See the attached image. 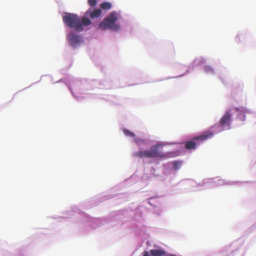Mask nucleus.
I'll return each instance as SVG.
<instances>
[{
    "instance_id": "nucleus-1",
    "label": "nucleus",
    "mask_w": 256,
    "mask_h": 256,
    "mask_svg": "<svg viewBox=\"0 0 256 256\" xmlns=\"http://www.w3.org/2000/svg\"><path fill=\"white\" fill-rule=\"evenodd\" d=\"M164 144H158L150 148L149 150H140L133 154V156L140 158H168L170 156L169 153H164L162 152Z\"/></svg>"
},
{
    "instance_id": "nucleus-2",
    "label": "nucleus",
    "mask_w": 256,
    "mask_h": 256,
    "mask_svg": "<svg viewBox=\"0 0 256 256\" xmlns=\"http://www.w3.org/2000/svg\"><path fill=\"white\" fill-rule=\"evenodd\" d=\"M118 20L117 14L115 12H111L109 16L99 24L98 28L102 30L110 29L112 30L117 31L120 30V26L115 22Z\"/></svg>"
},
{
    "instance_id": "nucleus-3",
    "label": "nucleus",
    "mask_w": 256,
    "mask_h": 256,
    "mask_svg": "<svg viewBox=\"0 0 256 256\" xmlns=\"http://www.w3.org/2000/svg\"><path fill=\"white\" fill-rule=\"evenodd\" d=\"M63 22L66 26L74 28L77 32H82L84 28L79 18L73 14L68 13L62 18Z\"/></svg>"
},
{
    "instance_id": "nucleus-4",
    "label": "nucleus",
    "mask_w": 256,
    "mask_h": 256,
    "mask_svg": "<svg viewBox=\"0 0 256 256\" xmlns=\"http://www.w3.org/2000/svg\"><path fill=\"white\" fill-rule=\"evenodd\" d=\"M214 134V132H206L200 135L193 138V140L185 142V148L187 150L194 149L196 148V143L195 141H204L211 138Z\"/></svg>"
},
{
    "instance_id": "nucleus-5",
    "label": "nucleus",
    "mask_w": 256,
    "mask_h": 256,
    "mask_svg": "<svg viewBox=\"0 0 256 256\" xmlns=\"http://www.w3.org/2000/svg\"><path fill=\"white\" fill-rule=\"evenodd\" d=\"M231 116L232 114L230 111H228L225 114L220 120L219 124L213 126V128L218 129V130L215 132H219L223 130L224 128L222 127L224 126H230L232 120Z\"/></svg>"
},
{
    "instance_id": "nucleus-6",
    "label": "nucleus",
    "mask_w": 256,
    "mask_h": 256,
    "mask_svg": "<svg viewBox=\"0 0 256 256\" xmlns=\"http://www.w3.org/2000/svg\"><path fill=\"white\" fill-rule=\"evenodd\" d=\"M67 40L70 45L74 48L78 46L82 42L80 36L74 33L68 34L67 36Z\"/></svg>"
},
{
    "instance_id": "nucleus-7",
    "label": "nucleus",
    "mask_w": 256,
    "mask_h": 256,
    "mask_svg": "<svg viewBox=\"0 0 256 256\" xmlns=\"http://www.w3.org/2000/svg\"><path fill=\"white\" fill-rule=\"evenodd\" d=\"M150 253L152 256H162L165 254L166 252L164 250L162 249H152L150 250Z\"/></svg>"
},
{
    "instance_id": "nucleus-8",
    "label": "nucleus",
    "mask_w": 256,
    "mask_h": 256,
    "mask_svg": "<svg viewBox=\"0 0 256 256\" xmlns=\"http://www.w3.org/2000/svg\"><path fill=\"white\" fill-rule=\"evenodd\" d=\"M101 12L100 9L94 10L90 13V16L91 18H98L100 16Z\"/></svg>"
},
{
    "instance_id": "nucleus-9",
    "label": "nucleus",
    "mask_w": 256,
    "mask_h": 256,
    "mask_svg": "<svg viewBox=\"0 0 256 256\" xmlns=\"http://www.w3.org/2000/svg\"><path fill=\"white\" fill-rule=\"evenodd\" d=\"M80 22H81L82 26H89L91 24L90 20L89 18H85V17H83L82 18Z\"/></svg>"
},
{
    "instance_id": "nucleus-10",
    "label": "nucleus",
    "mask_w": 256,
    "mask_h": 256,
    "mask_svg": "<svg viewBox=\"0 0 256 256\" xmlns=\"http://www.w3.org/2000/svg\"><path fill=\"white\" fill-rule=\"evenodd\" d=\"M100 6L103 10H109L111 8L112 5L108 2H104L100 4Z\"/></svg>"
},
{
    "instance_id": "nucleus-11",
    "label": "nucleus",
    "mask_w": 256,
    "mask_h": 256,
    "mask_svg": "<svg viewBox=\"0 0 256 256\" xmlns=\"http://www.w3.org/2000/svg\"><path fill=\"white\" fill-rule=\"evenodd\" d=\"M134 142L138 146H141L143 144H146V141L144 140L141 138H136L134 139Z\"/></svg>"
},
{
    "instance_id": "nucleus-12",
    "label": "nucleus",
    "mask_w": 256,
    "mask_h": 256,
    "mask_svg": "<svg viewBox=\"0 0 256 256\" xmlns=\"http://www.w3.org/2000/svg\"><path fill=\"white\" fill-rule=\"evenodd\" d=\"M123 132L125 135L128 136L134 137V136H135V134L133 132H130V130H128L124 129V130H123Z\"/></svg>"
},
{
    "instance_id": "nucleus-13",
    "label": "nucleus",
    "mask_w": 256,
    "mask_h": 256,
    "mask_svg": "<svg viewBox=\"0 0 256 256\" xmlns=\"http://www.w3.org/2000/svg\"><path fill=\"white\" fill-rule=\"evenodd\" d=\"M182 164V162H181L175 161L174 162V168L176 170L179 169L180 168Z\"/></svg>"
},
{
    "instance_id": "nucleus-14",
    "label": "nucleus",
    "mask_w": 256,
    "mask_h": 256,
    "mask_svg": "<svg viewBox=\"0 0 256 256\" xmlns=\"http://www.w3.org/2000/svg\"><path fill=\"white\" fill-rule=\"evenodd\" d=\"M204 70L206 72H213L212 68L208 66H206L204 68Z\"/></svg>"
},
{
    "instance_id": "nucleus-15",
    "label": "nucleus",
    "mask_w": 256,
    "mask_h": 256,
    "mask_svg": "<svg viewBox=\"0 0 256 256\" xmlns=\"http://www.w3.org/2000/svg\"><path fill=\"white\" fill-rule=\"evenodd\" d=\"M88 4L92 6H94L96 4V0H88Z\"/></svg>"
},
{
    "instance_id": "nucleus-16",
    "label": "nucleus",
    "mask_w": 256,
    "mask_h": 256,
    "mask_svg": "<svg viewBox=\"0 0 256 256\" xmlns=\"http://www.w3.org/2000/svg\"><path fill=\"white\" fill-rule=\"evenodd\" d=\"M234 110H236V112H244V110H244H244H240V108H234Z\"/></svg>"
},
{
    "instance_id": "nucleus-17",
    "label": "nucleus",
    "mask_w": 256,
    "mask_h": 256,
    "mask_svg": "<svg viewBox=\"0 0 256 256\" xmlns=\"http://www.w3.org/2000/svg\"><path fill=\"white\" fill-rule=\"evenodd\" d=\"M142 256H150L148 252H144V254Z\"/></svg>"
}]
</instances>
